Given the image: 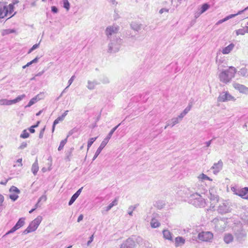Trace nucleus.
I'll list each match as a JSON object with an SVG mask.
<instances>
[{
	"instance_id": "f3484780",
	"label": "nucleus",
	"mask_w": 248,
	"mask_h": 248,
	"mask_svg": "<svg viewBox=\"0 0 248 248\" xmlns=\"http://www.w3.org/2000/svg\"><path fill=\"white\" fill-rule=\"evenodd\" d=\"M234 45L232 43L230 44L227 46L225 47L222 50V53L223 54H229L233 48Z\"/></svg>"
},
{
	"instance_id": "20e7f679",
	"label": "nucleus",
	"mask_w": 248,
	"mask_h": 248,
	"mask_svg": "<svg viewBox=\"0 0 248 248\" xmlns=\"http://www.w3.org/2000/svg\"><path fill=\"white\" fill-rule=\"evenodd\" d=\"M25 97V94H22L21 95H19L17 96L16 98L13 100H7L5 99H0V105L2 106H9L14 104H16L19 101H20L22 99H23Z\"/></svg>"
},
{
	"instance_id": "aec40b11",
	"label": "nucleus",
	"mask_w": 248,
	"mask_h": 248,
	"mask_svg": "<svg viewBox=\"0 0 248 248\" xmlns=\"http://www.w3.org/2000/svg\"><path fill=\"white\" fill-rule=\"evenodd\" d=\"M39 170V166L37 161H36L32 165L31 171L34 175H36Z\"/></svg>"
},
{
	"instance_id": "b1692460",
	"label": "nucleus",
	"mask_w": 248,
	"mask_h": 248,
	"mask_svg": "<svg viewBox=\"0 0 248 248\" xmlns=\"http://www.w3.org/2000/svg\"><path fill=\"white\" fill-rule=\"evenodd\" d=\"M67 141V138H66L64 140H62L61 141L60 145H59V147L58 148V150L59 151L62 150L63 148V147H64V145H65V144L66 143Z\"/></svg>"
},
{
	"instance_id": "1a4fd4ad",
	"label": "nucleus",
	"mask_w": 248,
	"mask_h": 248,
	"mask_svg": "<svg viewBox=\"0 0 248 248\" xmlns=\"http://www.w3.org/2000/svg\"><path fill=\"white\" fill-rule=\"evenodd\" d=\"M233 87L238 90L240 93L248 94V88L244 85L239 83H235L233 84Z\"/></svg>"
},
{
	"instance_id": "2f4dec72",
	"label": "nucleus",
	"mask_w": 248,
	"mask_h": 248,
	"mask_svg": "<svg viewBox=\"0 0 248 248\" xmlns=\"http://www.w3.org/2000/svg\"><path fill=\"white\" fill-rule=\"evenodd\" d=\"M199 178L200 179H203V180L206 179V180H208L210 181H212V179L210 178L209 177H208L207 175H206L205 174H204L203 173L201 174L199 176Z\"/></svg>"
},
{
	"instance_id": "393cba45",
	"label": "nucleus",
	"mask_w": 248,
	"mask_h": 248,
	"mask_svg": "<svg viewBox=\"0 0 248 248\" xmlns=\"http://www.w3.org/2000/svg\"><path fill=\"white\" fill-rule=\"evenodd\" d=\"M30 137L29 133L27 132L26 129L24 130L20 136V137L22 139H27Z\"/></svg>"
},
{
	"instance_id": "0e129e2a",
	"label": "nucleus",
	"mask_w": 248,
	"mask_h": 248,
	"mask_svg": "<svg viewBox=\"0 0 248 248\" xmlns=\"http://www.w3.org/2000/svg\"><path fill=\"white\" fill-rule=\"evenodd\" d=\"M248 8V7H247V8H246L245 9V10H245L247 9Z\"/></svg>"
},
{
	"instance_id": "a878e982",
	"label": "nucleus",
	"mask_w": 248,
	"mask_h": 248,
	"mask_svg": "<svg viewBox=\"0 0 248 248\" xmlns=\"http://www.w3.org/2000/svg\"><path fill=\"white\" fill-rule=\"evenodd\" d=\"M10 193H15L17 194H19L20 191L19 190L16 186H12L10 189Z\"/></svg>"
},
{
	"instance_id": "39448f33",
	"label": "nucleus",
	"mask_w": 248,
	"mask_h": 248,
	"mask_svg": "<svg viewBox=\"0 0 248 248\" xmlns=\"http://www.w3.org/2000/svg\"><path fill=\"white\" fill-rule=\"evenodd\" d=\"M213 234L210 232H202L199 233L198 238L205 242H208L213 238Z\"/></svg>"
},
{
	"instance_id": "8fccbe9b",
	"label": "nucleus",
	"mask_w": 248,
	"mask_h": 248,
	"mask_svg": "<svg viewBox=\"0 0 248 248\" xmlns=\"http://www.w3.org/2000/svg\"><path fill=\"white\" fill-rule=\"evenodd\" d=\"M168 12V10L167 9H161L160 11H159V13L160 14H162L163 12Z\"/></svg>"
},
{
	"instance_id": "0eeeda50",
	"label": "nucleus",
	"mask_w": 248,
	"mask_h": 248,
	"mask_svg": "<svg viewBox=\"0 0 248 248\" xmlns=\"http://www.w3.org/2000/svg\"><path fill=\"white\" fill-rule=\"evenodd\" d=\"M218 99V101L220 102H225L228 100H235V98L230 94L227 92H223L219 96Z\"/></svg>"
},
{
	"instance_id": "412c9836",
	"label": "nucleus",
	"mask_w": 248,
	"mask_h": 248,
	"mask_svg": "<svg viewBox=\"0 0 248 248\" xmlns=\"http://www.w3.org/2000/svg\"><path fill=\"white\" fill-rule=\"evenodd\" d=\"M163 234L164 237L168 240L172 239L171 233L168 230H164L163 231Z\"/></svg>"
},
{
	"instance_id": "423d86ee",
	"label": "nucleus",
	"mask_w": 248,
	"mask_h": 248,
	"mask_svg": "<svg viewBox=\"0 0 248 248\" xmlns=\"http://www.w3.org/2000/svg\"><path fill=\"white\" fill-rule=\"evenodd\" d=\"M25 218L24 217L20 218L16 224L7 233V234L13 233L22 227L25 224Z\"/></svg>"
},
{
	"instance_id": "e433bc0d",
	"label": "nucleus",
	"mask_w": 248,
	"mask_h": 248,
	"mask_svg": "<svg viewBox=\"0 0 248 248\" xmlns=\"http://www.w3.org/2000/svg\"><path fill=\"white\" fill-rule=\"evenodd\" d=\"M77 199V198L73 195L72 196V197H71V198L68 204L69 205H71V204H72Z\"/></svg>"
},
{
	"instance_id": "c03bdc74",
	"label": "nucleus",
	"mask_w": 248,
	"mask_h": 248,
	"mask_svg": "<svg viewBox=\"0 0 248 248\" xmlns=\"http://www.w3.org/2000/svg\"><path fill=\"white\" fill-rule=\"evenodd\" d=\"M51 11L54 13H57L58 12V9L55 6H52L51 7Z\"/></svg>"
},
{
	"instance_id": "e2e57ef3",
	"label": "nucleus",
	"mask_w": 248,
	"mask_h": 248,
	"mask_svg": "<svg viewBox=\"0 0 248 248\" xmlns=\"http://www.w3.org/2000/svg\"><path fill=\"white\" fill-rule=\"evenodd\" d=\"M7 183V181L5 183H1V184H5Z\"/></svg>"
},
{
	"instance_id": "f8f14e48",
	"label": "nucleus",
	"mask_w": 248,
	"mask_h": 248,
	"mask_svg": "<svg viewBox=\"0 0 248 248\" xmlns=\"http://www.w3.org/2000/svg\"><path fill=\"white\" fill-rule=\"evenodd\" d=\"M118 31V28L114 27H109L106 29V33L108 36H110L116 33Z\"/></svg>"
},
{
	"instance_id": "4468645a",
	"label": "nucleus",
	"mask_w": 248,
	"mask_h": 248,
	"mask_svg": "<svg viewBox=\"0 0 248 248\" xmlns=\"http://www.w3.org/2000/svg\"><path fill=\"white\" fill-rule=\"evenodd\" d=\"M235 32L237 35H243L248 33V26L242 27L241 28L236 30Z\"/></svg>"
},
{
	"instance_id": "a211bd4d",
	"label": "nucleus",
	"mask_w": 248,
	"mask_h": 248,
	"mask_svg": "<svg viewBox=\"0 0 248 248\" xmlns=\"http://www.w3.org/2000/svg\"><path fill=\"white\" fill-rule=\"evenodd\" d=\"M106 144V143H104V141L102 142V143L101 144L100 146L99 147V148L96 150V152L95 153V155H94V156L93 157V160H94L98 156V155L101 153L102 150L105 147Z\"/></svg>"
},
{
	"instance_id": "f03ea898",
	"label": "nucleus",
	"mask_w": 248,
	"mask_h": 248,
	"mask_svg": "<svg viewBox=\"0 0 248 248\" xmlns=\"http://www.w3.org/2000/svg\"><path fill=\"white\" fill-rule=\"evenodd\" d=\"M236 72V69L231 66L227 70L222 71L219 75L220 80L224 83L229 82L233 78Z\"/></svg>"
},
{
	"instance_id": "680f3d73",
	"label": "nucleus",
	"mask_w": 248,
	"mask_h": 248,
	"mask_svg": "<svg viewBox=\"0 0 248 248\" xmlns=\"http://www.w3.org/2000/svg\"><path fill=\"white\" fill-rule=\"evenodd\" d=\"M14 32V31H13V30L10 31V32Z\"/></svg>"
},
{
	"instance_id": "69168bd1",
	"label": "nucleus",
	"mask_w": 248,
	"mask_h": 248,
	"mask_svg": "<svg viewBox=\"0 0 248 248\" xmlns=\"http://www.w3.org/2000/svg\"><path fill=\"white\" fill-rule=\"evenodd\" d=\"M42 1H46V0H42Z\"/></svg>"
},
{
	"instance_id": "a19ab883",
	"label": "nucleus",
	"mask_w": 248,
	"mask_h": 248,
	"mask_svg": "<svg viewBox=\"0 0 248 248\" xmlns=\"http://www.w3.org/2000/svg\"><path fill=\"white\" fill-rule=\"evenodd\" d=\"M27 143L25 142H23L20 145L19 148L21 149H24V148H26L27 147Z\"/></svg>"
},
{
	"instance_id": "ea45409f",
	"label": "nucleus",
	"mask_w": 248,
	"mask_h": 248,
	"mask_svg": "<svg viewBox=\"0 0 248 248\" xmlns=\"http://www.w3.org/2000/svg\"><path fill=\"white\" fill-rule=\"evenodd\" d=\"M75 79V76H73L68 81V83H69V85L67 87H68L72 83V82H73V81Z\"/></svg>"
},
{
	"instance_id": "052dcab7",
	"label": "nucleus",
	"mask_w": 248,
	"mask_h": 248,
	"mask_svg": "<svg viewBox=\"0 0 248 248\" xmlns=\"http://www.w3.org/2000/svg\"><path fill=\"white\" fill-rule=\"evenodd\" d=\"M72 246H70L68 247L67 248H72Z\"/></svg>"
},
{
	"instance_id": "473e14b6",
	"label": "nucleus",
	"mask_w": 248,
	"mask_h": 248,
	"mask_svg": "<svg viewBox=\"0 0 248 248\" xmlns=\"http://www.w3.org/2000/svg\"><path fill=\"white\" fill-rule=\"evenodd\" d=\"M119 125H120V124H118V125H117L116 126L114 127L111 130V131L109 132V133L108 135V139H109L111 138L112 135L113 134L114 132L116 130V129L119 126Z\"/></svg>"
},
{
	"instance_id": "c9c22d12",
	"label": "nucleus",
	"mask_w": 248,
	"mask_h": 248,
	"mask_svg": "<svg viewBox=\"0 0 248 248\" xmlns=\"http://www.w3.org/2000/svg\"><path fill=\"white\" fill-rule=\"evenodd\" d=\"M39 44H36L34 45L30 49V50L28 52V53H31L33 50L35 49L36 48H38L39 46Z\"/></svg>"
},
{
	"instance_id": "6e6552de",
	"label": "nucleus",
	"mask_w": 248,
	"mask_h": 248,
	"mask_svg": "<svg viewBox=\"0 0 248 248\" xmlns=\"http://www.w3.org/2000/svg\"><path fill=\"white\" fill-rule=\"evenodd\" d=\"M135 245V241L132 238H129L122 244L121 248H134Z\"/></svg>"
},
{
	"instance_id": "2eb2a0df",
	"label": "nucleus",
	"mask_w": 248,
	"mask_h": 248,
	"mask_svg": "<svg viewBox=\"0 0 248 248\" xmlns=\"http://www.w3.org/2000/svg\"><path fill=\"white\" fill-rule=\"evenodd\" d=\"M243 11H239L237 14H232V15H230L227 16H226L225 18H224V19H221V20H219V21H218L217 22V23H216L217 25H218V24H221L223 22L227 21V20L232 18V17H234L235 16H236V15H238L240 14H241Z\"/></svg>"
},
{
	"instance_id": "9d476101",
	"label": "nucleus",
	"mask_w": 248,
	"mask_h": 248,
	"mask_svg": "<svg viewBox=\"0 0 248 248\" xmlns=\"http://www.w3.org/2000/svg\"><path fill=\"white\" fill-rule=\"evenodd\" d=\"M235 194L243 199L248 200V187H245L238 190Z\"/></svg>"
},
{
	"instance_id": "72a5a7b5",
	"label": "nucleus",
	"mask_w": 248,
	"mask_h": 248,
	"mask_svg": "<svg viewBox=\"0 0 248 248\" xmlns=\"http://www.w3.org/2000/svg\"><path fill=\"white\" fill-rule=\"evenodd\" d=\"M16 162L17 163V164L16 165H14V167H15L16 166H17L18 167H21L23 166L22 158H19V159H17L16 160Z\"/></svg>"
},
{
	"instance_id": "49530a36",
	"label": "nucleus",
	"mask_w": 248,
	"mask_h": 248,
	"mask_svg": "<svg viewBox=\"0 0 248 248\" xmlns=\"http://www.w3.org/2000/svg\"><path fill=\"white\" fill-rule=\"evenodd\" d=\"M93 235H92L91 236L90 240H89V241L87 243L88 245H89V244L93 241Z\"/></svg>"
},
{
	"instance_id": "4c0bfd02",
	"label": "nucleus",
	"mask_w": 248,
	"mask_h": 248,
	"mask_svg": "<svg viewBox=\"0 0 248 248\" xmlns=\"http://www.w3.org/2000/svg\"><path fill=\"white\" fill-rule=\"evenodd\" d=\"M37 58H36L34 59H33V60H32L30 62H28L26 65L27 66H29L30 65H31L32 63L37 62Z\"/></svg>"
},
{
	"instance_id": "7ed1b4c3",
	"label": "nucleus",
	"mask_w": 248,
	"mask_h": 248,
	"mask_svg": "<svg viewBox=\"0 0 248 248\" xmlns=\"http://www.w3.org/2000/svg\"><path fill=\"white\" fill-rule=\"evenodd\" d=\"M42 219V217L40 216L37 217L30 223L28 227L24 231L23 233L24 234H27L36 230L41 223Z\"/></svg>"
},
{
	"instance_id": "37998d69",
	"label": "nucleus",
	"mask_w": 248,
	"mask_h": 248,
	"mask_svg": "<svg viewBox=\"0 0 248 248\" xmlns=\"http://www.w3.org/2000/svg\"><path fill=\"white\" fill-rule=\"evenodd\" d=\"M29 130L31 133H34L35 132L34 126L33 125L31 126L29 128Z\"/></svg>"
},
{
	"instance_id": "c756f323",
	"label": "nucleus",
	"mask_w": 248,
	"mask_h": 248,
	"mask_svg": "<svg viewBox=\"0 0 248 248\" xmlns=\"http://www.w3.org/2000/svg\"><path fill=\"white\" fill-rule=\"evenodd\" d=\"M63 7L68 11L70 8V3L68 0H63Z\"/></svg>"
},
{
	"instance_id": "6e6d98bb",
	"label": "nucleus",
	"mask_w": 248,
	"mask_h": 248,
	"mask_svg": "<svg viewBox=\"0 0 248 248\" xmlns=\"http://www.w3.org/2000/svg\"><path fill=\"white\" fill-rule=\"evenodd\" d=\"M42 112V110L39 111L38 113H36V116H39Z\"/></svg>"
},
{
	"instance_id": "f257e3e1",
	"label": "nucleus",
	"mask_w": 248,
	"mask_h": 248,
	"mask_svg": "<svg viewBox=\"0 0 248 248\" xmlns=\"http://www.w3.org/2000/svg\"><path fill=\"white\" fill-rule=\"evenodd\" d=\"M14 11V4L6 5L3 2H0V19L4 18L9 16L8 18L13 16L15 13Z\"/></svg>"
},
{
	"instance_id": "cd10ccee",
	"label": "nucleus",
	"mask_w": 248,
	"mask_h": 248,
	"mask_svg": "<svg viewBox=\"0 0 248 248\" xmlns=\"http://www.w3.org/2000/svg\"><path fill=\"white\" fill-rule=\"evenodd\" d=\"M96 139H97V137L92 138H91L89 139V140L88 141V144H87L88 150L91 146V145L93 143V142L95 141V140H96Z\"/></svg>"
},
{
	"instance_id": "7c9ffc66",
	"label": "nucleus",
	"mask_w": 248,
	"mask_h": 248,
	"mask_svg": "<svg viewBox=\"0 0 248 248\" xmlns=\"http://www.w3.org/2000/svg\"><path fill=\"white\" fill-rule=\"evenodd\" d=\"M18 194L17 193H12L10 195V198L13 201L16 200L18 197Z\"/></svg>"
},
{
	"instance_id": "bb28decb",
	"label": "nucleus",
	"mask_w": 248,
	"mask_h": 248,
	"mask_svg": "<svg viewBox=\"0 0 248 248\" xmlns=\"http://www.w3.org/2000/svg\"><path fill=\"white\" fill-rule=\"evenodd\" d=\"M117 204V200L115 199L112 202H111L109 205L107 207L106 211L109 210L113 206Z\"/></svg>"
},
{
	"instance_id": "6ab92c4d",
	"label": "nucleus",
	"mask_w": 248,
	"mask_h": 248,
	"mask_svg": "<svg viewBox=\"0 0 248 248\" xmlns=\"http://www.w3.org/2000/svg\"><path fill=\"white\" fill-rule=\"evenodd\" d=\"M175 245L176 247L181 246L185 243V240L182 237H177L175 240Z\"/></svg>"
},
{
	"instance_id": "603ef678",
	"label": "nucleus",
	"mask_w": 248,
	"mask_h": 248,
	"mask_svg": "<svg viewBox=\"0 0 248 248\" xmlns=\"http://www.w3.org/2000/svg\"><path fill=\"white\" fill-rule=\"evenodd\" d=\"M40 121H38L37 123H36V124H35V125H33V126H34V128H36L37 127H38L39 126V124H40Z\"/></svg>"
},
{
	"instance_id": "de8ad7c7",
	"label": "nucleus",
	"mask_w": 248,
	"mask_h": 248,
	"mask_svg": "<svg viewBox=\"0 0 248 248\" xmlns=\"http://www.w3.org/2000/svg\"><path fill=\"white\" fill-rule=\"evenodd\" d=\"M190 108H185V109L183 111V113H184V114H186L189 110H190Z\"/></svg>"
},
{
	"instance_id": "09e8293b",
	"label": "nucleus",
	"mask_w": 248,
	"mask_h": 248,
	"mask_svg": "<svg viewBox=\"0 0 248 248\" xmlns=\"http://www.w3.org/2000/svg\"><path fill=\"white\" fill-rule=\"evenodd\" d=\"M83 215H80L78 218V222H80L81 220H82L83 219Z\"/></svg>"
},
{
	"instance_id": "3c124183",
	"label": "nucleus",
	"mask_w": 248,
	"mask_h": 248,
	"mask_svg": "<svg viewBox=\"0 0 248 248\" xmlns=\"http://www.w3.org/2000/svg\"><path fill=\"white\" fill-rule=\"evenodd\" d=\"M37 207H38V204H36L35 205V207L34 208H33V209H32L31 210L29 211V213H31L32 212H33V211L36 209V208Z\"/></svg>"
},
{
	"instance_id": "a18cd8bd",
	"label": "nucleus",
	"mask_w": 248,
	"mask_h": 248,
	"mask_svg": "<svg viewBox=\"0 0 248 248\" xmlns=\"http://www.w3.org/2000/svg\"><path fill=\"white\" fill-rule=\"evenodd\" d=\"M218 166L219 167V168H221L222 167V163H218V164H214V166L213 167V168L214 169L215 167H217Z\"/></svg>"
},
{
	"instance_id": "9b49d317",
	"label": "nucleus",
	"mask_w": 248,
	"mask_h": 248,
	"mask_svg": "<svg viewBox=\"0 0 248 248\" xmlns=\"http://www.w3.org/2000/svg\"><path fill=\"white\" fill-rule=\"evenodd\" d=\"M68 112V110L65 111L61 116L58 117L56 120H55L52 126V132H53L55 130L56 125L64 120L65 116L67 115Z\"/></svg>"
},
{
	"instance_id": "bf43d9fd",
	"label": "nucleus",
	"mask_w": 248,
	"mask_h": 248,
	"mask_svg": "<svg viewBox=\"0 0 248 248\" xmlns=\"http://www.w3.org/2000/svg\"><path fill=\"white\" fill-rule=\"evenodd\" d=\"M27 67V66H26V65H24V66L22 67V68H23V69H24V68H26Z\"/></svg>"
},
{
	"instance_id": "79ce46f5",
	"label": "nucleus",
	"mask_w": 248,
	"mask_h": 248,
	"mask_svg": "<svg viewBox=\"0 0 248 248\" xmlns=\"http://www.w3.org/2000/svg\"><path fill=\"white\" fill-rule=\"evenodd\" d=\"M45 128H44L39 133V138L40 139L42 138L43 137V135H44V131H45Z\"/></svg>"
},
{
	"instance_id": "5fc2aeb1",
	"label": "nucleus",
	"mask_w": 248,
	"mask_h": 248,
	"mask_svg": "<svg viewBox=\"0 0 248 248\" xmlns=\"http://www.w3.org/2000/svg\"><path fill=\"white\" fill-rule=\"evenodd\" d=\"M185 115V114H184V113L182 112L180 114V115L179 116V117L180 118H183V117Z\"/></svg>"
},
{
	"instance_id": "58836bf2",
	"label": "nucleus",
	"mask_w": 248,
	"mask_h": 248,
	"mask_svg": "<svg viewBox=\"0 0 248 248\" xmlns=\"http://www.w3.org/2000/svg\"><path fill=\"white\" fill-rule=\"evenodd\" d=\"M4 197L2 195L0 194V206H1L3 204V203L4 202Z\"/></svg>"
},
{
	"instance_id": "dca6fc26",
	"label": "nucleus",
	"mask_w": 248,
	"mask_h": 248,
	"mask_svg": "<svg viewBox=\"0 0 248 248\" xmlns=\"http://www.w3.org/2000/svg\"><path fill=\"white\" fill-rule=\"evenodd\" d=\"M233 240V236L232 234L227 233L224 235V241L226 244H230L232 243Z\"/></svg>"
},
{
	"instance_id": "f704fd0d",
	"label": "nucleus",
	"mask_w": 248,
	"mask_h": 248,
	"mask_svg": "<svg viewBox=\"0 0 248 248\" xmlns=\"http://www.w3.org/2000/svg\"><path fill=\"white\" fill-rule=\"evenodd\" d=\"M46 200H47L46 196L43 195L39 198L37 204H38L39 203V202H40L41 201L46 202Z\"/></svg>"
},
{
	"instance_id": "5701e85b",
	"label": "nucleus",
	"mask_w": 248,
	"mask_h": 248,
	"mask_svg": "<svg viewBox=\"0 0 248 248\" xmlns=\"http://www.w3.org/2000/svg\"><path fill=\"white\" fill-rule=\"evenodd\" d=\"M39 98H38V95H36L35 97L32 98L29 102L28 104L26 106V107H30L36 103Z\"/></svg>"
},
{
	"instance_id": "ddd939ff",
	"label": "nucleus",
	"mask_w": 248,
	"mask_h": 248,
	"mask_svg": "<svg viewBox=\"0 0 248 248\" xmlns=\"http://www.w3.org/2000/svg\"><path fill=\"white\" fill-rule=\"evenodd\" d=\"M46 164L47 165L46 167H43L42 169L43 172H45L47 170H51L52 163V159L51 157H49L46 160Z\"/></svg>"
},
{
	"instance_id": "4be33fe9",
	"label": "nucleus",
	"mask_w": 248,
	"mask_h": 248,
	"mask_svg": "<svg viewBox=\"0 0 248 248\" xmlns=\"http://www.w3.org/2000/svg\"><path fill=\"white\" fill-rule=\"evenodd\" d=\"M160 224L159 221L155 218H153L151 221V226L153 228L158 227Z\"/></svg>"
},
{
	"instance_id": "c85d7f7f",
	"label": "nucleus",
	"mask_w": 248,
	"mask_h": 248,
	"mask_svg": "<svg viewBox=\"0 0 248 248\" xmlns=\"http://www.w3.org/2000/svg\"><path fill=\"white\" fill-rule=\"evenodd\" d=\"M209 8V5L207 3L203 4L201 7V13H204Z\"/></svg>"
},
{
	"instance_id": "13d9d810",
	"label": "nucleus",
	"mask_w": 248,
	"mask_h": 248,
	"mask_svg": "<svg viewBox=\"0 0 248 248\" xmlns=\"http://www.w3.org/2000/svg\"><path fill=\"white\" fill-rule=\"evenodd\" d=\"M74 195L77 198L79 195H78V193H75Z\"/></svg>"
},
{
	"instance_id": "864d4df0",
	"label": "nucleus",
	"mask_w": 248,
	"mask_h": 248,
	"mask_svg": "<svg viewBox=\"0 0 248 248\" xmlns=\"http://www.w3.org/2000/svg\"><path fill=\"white\" fill-rule=\"evenodd\" d=\"M82 187L80 189H79L76 193H78V195H80L81 192V189H82Z\"/></svg>"
},
{
	"instance_id": "4d7b16f0",
	"label": "nucleus",
	"mask_w": 248,
	"mask_h": 248,
	"mask_svg": "<svg viewBox=\"0 0 248 248\" xmlns=\"http://www.w3.org/2000/svg\"><path fill=\"white\" fill-rule=\"evenodd\" d=\"M74 195L77 198L79 195H78V193H75Z\"/></svg>"
}]
</instances>
